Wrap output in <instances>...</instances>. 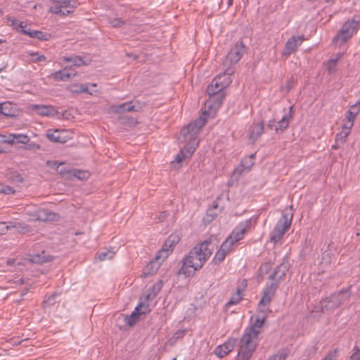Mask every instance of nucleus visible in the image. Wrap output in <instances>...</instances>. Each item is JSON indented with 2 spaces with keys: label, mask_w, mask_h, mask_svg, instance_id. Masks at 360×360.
<instances>
[{
  "label": "nucleus",
  "mask_w": 360,
  "mask_h": 360,
  "mask_svg": "<svg viewBox=\"0 0 360 360\" xmlns=\"http://www.w3.org/2000/svg\"><path fill=\"white\" fill-rule=\"evenodd\" d=\"M206 122L207 115L204 112L198 119L181 129L179 139L181 142H185L186 145L176 155L175 158L176 162H181L190 158L195 152L199 143L198 134Z\"/></svg>",
  "instance_id": "obj_1"
},
{
  "label": "nucleus",
  "mask_w": 360,
  "mask_h": 360,
  "mask_svg": "<svg viewBox=\"0 0 360 360\" xmlns=\"http://www.w3.org/2000/svg\"><path fill=\"white\" fill-rule=\"evenodd\" d=\"M215 247L216 245L211 238L195 246L184 257L179 272L186 276L193 275L195 271L202 267L212 254Z\"/></svg>",
  "instance_id": "obj_2"
},
{
  "label": "nucleus",
  "mask_w": 360,
  "mask_h": 360,
  "mask_svg": "<svg viewBox=\"0 0 360 360\" xmlns=\"http://www.w3.org/2000/svg\"><path fill=\"white\" fill-rule=\"evenodd\" d=\"M277 288V282H273L266 286L263 292V295L258 304V312L259 313V315L255 319L254 323L245 329H252L255 332H257V335L259 336L264 320L266 318L268 313L270 311L269 305L275 295Z\"/></svg>",
  "instance_id": "obj_3"
},
{
  "label": "nucleus",
  "mask_w": 360,
  "mask_h": 360,
  "mask_svg": "<svg viewBox=\"0 0 360 360\" xmlns=\"http://www.w3.org/2000/svg\"><path fill=\"white\" fill-rule=\"evenodd\" d=\"M259 344V336L252 329H245L238 343L236 360H251Z\"/></svg>",
  "instance_id": "obj_4"
},
{
  "label": "nucleus",
  "mask_w": 360,
  "mask_h": 360,
  "mask_svg": "<svg viewBox=\"0 0 360 360\" xmlns=\"http://www.w3.org/2000/svg\"><path fill=\"white\" fill-rule=\"evenodd\" d=\"M224 89V88L222 86L220 77H214L211 84L207 86V93L209 98L205 104V107L207 108L208 111L205 110L207 116L208 113L211 114L215 112L221 106L225 97Z\"/></svg>",
  "instance_id": "obj_5"
},
{
  "label": "nucleus",
  "mask_w": 360,
  "mask_h": 360,
  "mask_svg": "<svg viewBox=\"0 0 360 360\" xmlns=\"http://www.w3.org/2000/svg\"><path fill=\"white\" fill-rule=\"evenodd\" d=\"M293 213L290 210H285L273 231L270 233V239L274 243L279 242L285 232L291 226Z\"/></svg>",
  "instance_id": "obj_6"
},
{
  "label": "nucleus",
  "mask_w": 360,
  "mask_h": 360,
  "mask_svg": "<svg viewBox=\"0 0 360 360\" xmlns=\"http://www.w3.org/2000/svg\"><path fill=\"white\" fill-rule=\"evenodd\" d=\"M359 22V20L355 19L346 22L338 35L334 38V41H340L341 44H344L357 31Z\"/></svg>",
  "instance_id": "obj_7"
},
{
  "label": "nucleus",
  "mask_w": 360,
  "mask_h": 360,
  "mask_svg": "<svg viewBox=\"0 0 360 360\" xmlns=\"http://www.w3.org/2000/svg\"><path fill=\"white\" fill-rule=\"evenodd\" d=\"M26 214L29 216L32 221H51L55 218V214L45 209L38 207H32L27 206L25 208Z\"/></svg>",
  "instance_id": "obj_8"
},
{
  "label": "nucleus",
  "mask_w": 360,
  "mask_h": 360,
  "mask_svg": "<svg viewBox=\"0 0 360 360\" xmlns=\"http://www.w3.org/2000/svg\"><path fill=\"white\" fill-rule=\"evenodd\" d=\"M245 51V48L243 44L241 41L236 42L228 53L224 66L233 67L240 60Z\"/></svg>",
  "instance_id": "obj_9"
},
{
  "label": "nucleus",
  "mask_w": 360,
  "mask_h": 360,
  "mask_svg": "<svg viewBox=\"0 0 360 360\" xmlns=\"http://www.w3.org/2000/svg\"><path fill=\"white\" fill-rule=\"evenodd\" d=\"M236 244L231 238H227L221 245L219 250L216 252L212 262L215 264H219L226 257V256L233 250Z\"/></svg>",
  "instance_id": "obj_10"
},
{
  "label": "nucleus",
  "mask_w": 360,
  "mask_h": 360,
  "mask_svg": "<svg viewBox=\"0 0 360 360\" xmlns=\"http://www.w3.org/2000/svg\"><path fill=\"white\" fill-rule=\"evenodd\" d=\"M46 136L53 142L61 143H66L72 138L71 132L66 129H50L48 131Z\"/></svg>",
  "instance_id": "obj_11"
},
{
  "label": "nucleus",
  "mask_w": 360,
  "mask_h": 360,
  "mask_svg": "<svg viewBox=\"0 0 360 360\" xmlns=\"http://www.w3.org/2000/svg\"><path fill=\"white\" fill-rule=\"evenodd\" d=\"M148 311V305L147 304L141 302L134 309L131 315L125 318V323L127 325L132 326L140 319L141 315H144Z\"/></svg>",
  "instance_id": "obj_12"
},
{
  "label": "nucleus",
  "mask_w": 360,
  "mask_h": 360,
  "mask_svg": "<svg viewBox=\"0 0 360 360\" xmlns=\"http://www.w3.org/2000/svg\"><path fill=\"white\" fill-rule=\"evenodd\" d=\"M292 106L290 108L289 112L285 113L278 122L270 120L268 123V127H269L271 129H274L276 133L283 132L285 129L288 127L289 121L292 117Z\"/></svg>",
  "instance_id": "obj_13"
},
{
  "label": "nucleus",
  "mask_w": 360,
  "mask_h": 360,
  "mask_svg": "<svg viewBox=\"0 0 360 360\" xmlns=\"http://www.w3.org/2000/svg\"><path fill=\"white\" fill-rule=\"evenodd\" d=\"M29 226L25 224L16 221H9L8 223L0 222V234H5L8 231L13 230L18 233H25L29 231Z\"/></svg>",
  "instance_id": "obj_14"
},
{
  "label": "nucleus",
  "mask_w": 360,
  "mask_h": 360,
  "mask_svg": "<svg viewBox=\"0 0 360 360\" xmlns=\"http://www.w3.org/2000/svg\"><path fill=\"white\" fill-rule=\"evenodd\" d=\"M251 226V220L248 219L240 223L232 231L231 234L229 236L232 239V241L236 244L237 242L240 240L248 230Z\"/></svg>",
  "instance_id": "obj_15"
},
{
  "label": "nucleus",
  "mask_w": 360,
  "mask_h": 360,
  "mask_svg": "<svg viewBox=\"0 0 360 360\" xmlns=\"http://www.w3.org/2000/svg\"><path fill=\"white\" fill-rule=\"evenodd\" d=\"M304 38L302 36H293L290 38L285 43V48L283 51V55L288 56L295 52L301 45Z\"/></svg>",
  "instance_id": "obj_16"
},
{
  "label": "nucleus",
  "mask_w": 360,
  "mask_h": 360,
  "mask_svg": "<svg viewBox=\"0 0 360 360\" xmlns=\"http://www.w3.org/2000/svg\"><path fill=\"white\" fill-rule=\"evenodd\" d=\"M30 109L37 115L45 117H53L57 114V110L52 105L32 104Z\"/></svg>",
  "instance_id": "obj_17"
},
{
  "label": "nucleus",
  "mask_w": 360,
  "mask_h": 360,
  "mask_svg": "<svg viewBox=\"0 0 360 360\" xmlns=\"http://www.w3.org/2000/svg\"><path fill=\"white\" fill-rule=\"evenodd\" d=\"M236 342L235 338H229L223 345H219L215 349V354L220 358L225 356L233 349Z\"/></svg>",
  "instance_id": "obj_18"
},
{
  "label": "nucleus",
  "mask_w": 360,
  "mask_h": 360,
  "mask_svg": "<svg viewBox=\"0 0 360 360\" xmlns=\"http://www.w3.org/2000/svg\"><path fill=\"white\" fill-rule=\"evenodd\" d=\"M349 295L347 292H340L338 295H334L330 297L327 302L328 303L325 305V308L332 309L334 307H337L342 302H345L347 299H348Z\"/></svg>",
  "instance_id": "obj_19"
},
{
  "label": "nucleus",
  "mask_w": 360,
  "mask_h": 360,
  "mask_svg": "<svg viewBox=\"0 0 360 360\" xmlns=\"http://www.w3.org/2000/svg\"><path fill=\"white\" fill-rule=\"evenodd\" d=\"M359 101H357L354 105L351 107V110L347 111L345 117L343 120L342 125L352 128L354 124V120L359 112L358 105Z\"/></svg>",
  "instance_id": "obj_20"
},
{
  "label": "nucleus",
  "mask_w": 360,
  "mask_h": 360,
  "mask_svg": "<svg viewBox=\"0 0 360 360\" xmlns=\"http://www.w3.org/2000/svg\"><path fill=\"white\" fill-rule=\"evenodd\" d=\"M18 111L16 105L11 102L0 103V115L6 117H15L18 115Z\"/></svg>",
  "instance_id": "obj_21"
},
{
  "label": "nucleus",
  "mask_w": 360,
  "mask_h": 360,
  "mask_svg": "<svg viewBox=\"0 0 360 360\" xmlns=\"http://www.w3.org/2000/svg\"><path fill=\"white\" fill-rule=\"evenodd\" d=\"M224 71L223 73L219 74L216 77H220V80L224 88H226L231 82V75L234 72L233 67L224 66Z\"/></svg>",
  "instance_id": "obj_22"
},
{
  "label": "nucleus",
  "mask_w": 360,
  "mask_h": 360,
  "mask_svg": "<svg viewBox=\"0 0 360 360\" xmlns=\"http://www.w3.org/2000/svg\"><path fill=\"white\" fill-rule=\"evenodd\" d=\"M224 71L223 73L219 74L216 77H220V80L224 88H226L231 82V75L234 72L233 67L224 66Z\"/></svg>",
  "instance_id": "obj_23"
},
{
  "label": "nucleus",
  "mask_w": 360,
  "mask_h": 360,
  "mask_svg": "<svg viewBox=\"0 0 360 360\" xmlns=\"http://www.w3.org/2000/svg\"><path fill=\"white\" fill-rule=\"evenodd\" d=\"M263 131V122L252 124L249 128V138L253 141H255L262 134Z\"/></svg>",
  "instance_id": "obj_24"
},
{
  "label": "nucleus",
  "mask_w": 360,
  "mask_h": 360,
  "mask_svg": "<svg viewBox=\"0 0 360 360\" xmlns=\"http://www.w3.org/2000/svg\"><path fill=\"white\" fill-rule=\"evenodd\" d=\"M68 90L74 94L88 93L93 95L95 91H90L87 84H72L68 86Z\"/></svg>",
  "instance_id": "obj_25"
},
{
  "label": "nucleus",
  "mask_w": 360,
  "mask_h": 360,
  "mask_svg": "<svg viewBox=\"0 0 360 360\" xmlns=\"http://www.w3.org/2000/svg\"><path fill=\"white\" fill-rule=\"evenodd\" d=\"M60 174L61 175H66L67 174H70L72 176H75L79 180H84L89 177L90 174L87 171H81V170H72V171H68L65 169H60L59 171Z\"/></svg>",
  "instance_id": "obj_26"
},
{
  "label": "nucleus",
  "mask_w": 360,
  "mask_h": 360,
  "mask_svg": "<svg viewBox=\"0 0 360 360\" xmlns=\"http://www.w3.org/2000/svg\"><path fill=\"white\" fill-rule=\"evenodd\" d=\"M70 68L68 67L64 68L63 70H60L58 71L53 73L52 77L56 81H67L70 79L72 75L68 72V70ZM75 74L73 75L75 76Z\"/></svg>",
  "instance_id": "obj_27"
},
{
  "label": "nucleus",
  "mask_w": 360,
  "mask_h": 360,
  "mask_svg": "<svg viewBox=\"0 0 360 360\" xmlns=\"http://www.w3.org/2000/svg\"><path fill=\"white\" fill-rule=\"evenodd\" d=\"M63 62L71 63L74 66L80 67L84 64V60L82 57L78 56H63L60 58Z\"/></svg>",
  "instance_id": "obj_28"
},
{
  "label": "nucleus",
  "mask_w": 360,
  "mask_h": 360,
  "mask_svg": "<svg viewBox=\"0 0 360 360\" xmlns=\"http://www.w3.org/2000/svg\"><path fill=\"white\" fill-rule=\"evenodd\" d=\"M159 264L156 262L148 263L143 270L141 276L146 278L150 275L154 274L158 269Z\"/></svg>",
  "instance_id": "obj_29"
},
{
  "label": "nucleus",
  "mask_w": 360,
  "mask_h": 360,
  "mask_svg": "<svg viewBox=\"0 0 360 360\" xmlns=\"http://www.w3.org/2000/svg\"><path fill=\"white\" fill-rule=\"evenodd\" d=\"M342 131L336 134L335 142L337 143L343 144L346 141L347 137L350 134V130L352 128L345 125H342Z\"/></svg>",
  "instance_id": "obj_30"
},
{
  "label": "nucleus",
  "mask_w": 360,
  "mask_h": 360,
  "mask_svg": "<svg viewBox=\"0 0 360 360\" xmlns=\"http://www.w3.org/2000/svg\"><path fill=\"white\" fill-rule=\"evenodd\" d=\"M115 110L120 112L137 111L138 107L133 102L124 103L115 107Z\"/></svg>",
  "instance_id": "obj_31"
},
{
  "label": "nucleus",
  "mask_w": 360,
  "mask_h": 360,
  "mask_svg": "<svg viewBox=\"0 0 360 360\" xmlns=\"http://www.w3.org/2000/svg\"><path fill=\"white\" fill-rule=\"evenodd\" d=\"M173 249L172 247L166 246V243L165 242L160 250L158 251L155 256V259L157 260H165L168 257L169 254L172 252Z\"/></svg>",
  "instance_id": "obj_32"
},
{
  "label": "nucleus",
  "mask_w": 360,
  "mask_h": 360,
  "mask_svg": "<svg viewBox=\"0 0 360 360\" xmlns=\"http://www.w3.org/2000/svg\"><path fill=\"white\" fill-rule=\"evenodd\" d=\"M55 2L65 10H71L77 6V2L72 0H56Z\"/></svg>",
  "instance_id": "obj_33"
},
{
  "label": "nucleus",
  "mask_w": 360,
  "mask_h": 360,
  "mask_svg": "<svg viewBox=\"0 0 360 360\" xmlns=\"http://www.w3.org/2000/svg\"><path fill=\"white\" fill-rule=\"evenodd\" d=\"M255 153L251 154L250 156L244 158L241 161V166L243 167V171L250 170L252 166L254 165L253 159L255 158Z\"/></svg>",
  "instance_id": "obj_34"
},
{
  "label": "nucleus",
  "mask_w": 360,
  "mask_h": 360,
  "mask_svg": "<svg viewBox=\"0 0 360 360\" xmlns=\"http://www.w3.org/2000/svg\"><path fill=\"white\" fill-rule=\"evenodd\" d=\"M50 12L60 15H67L72 12V10H65L56 3L55 5L51 6Z\"/></svg>",
  "instance_id": "obj_35"
},
{
  "label": "nucleus",
  "mask_w": 360,
  "mask_h": 360,
  "mask_svg": "<svg viewBox=\"0 0 360 360\" xmlns=\"http://www.w3.org/2000/svg\"><path fill=\"white\" fill-rule=\"evenodd\" d=\"M342 56V53H338L335 58H331L328 60L327 64V69L330 73H333L335 71L337 63Z\"/></svg>",
  "instance_id": "obj_36"
},
{
  "label": "nucleus",
  "mask_w": 360,
  "mask_h": 360,
  "mask_svg": "<svg viewBox=\"0 0 360 360\" xmlns=\"http://www.w3.org/2000/svg\"><path fill=\"white\" fill-rule=\"evenodd\" d=\"M115 255V252L112 250L103 251L98 254L97 259L99 261H104L106 259H111Z\"/></svg>",
  "instance_id": "obj_37"
},
{
  "label": "nucleus",
  "mask_w": 360,
  "mask_h": 360,
  "mask_svg": "<svg viewBox=\"0 0 360 360\" xmlns=\"http://www.w3.org/2000/svg\"><path fill=\"white\" fill-rule=\"evenodd\" d=\"M27 54L32 57L31 60L34 63H40L46 60V56L39 54L38 52L29 51Z\"/></svg>",
  "instance_id": "obj_38"
},
{
  "label": "nucleus",
  "mask_w": 360,
  "mask_h": 360,
  "mask_svg": "<svg viewBox=\"0 0 360 360\" xmlns=\"http://www.w3.org/2000/svg\"><path fill=\"white\" fill-rule=\"evenodd\" d=\"M179 237L178 235L171 234L165 241L166 246L172 247L173 249L174 247L179 243Z\"/></svg>",
  "instance_id": "obj_39"
},
{
  "label": "nucleus",
  "mask_w": 360,
  "mask_h": 360,
  "mask_svg": "<svg viewBox=\"0 0 360 360\" xmlns=\"http://www.w3.org/2000/svg\"><path fill=\"white\" fill-rule=\"evenodd\" d=\"M241 299H242V296H241L240 290L239 289H238L237 292L230 298V300H229V302H227L226 304L228 306H232V305L237 304L240 302Z\"/></svg>",
  "instance_id": "obj_40"
},
{
  "label": "nucleus",
  "mask_w": 360,
  "mask_h": 360,
  "mask_svg": "<svg viewBox=\"0 0 360 360\" xmlns=\"http://www.w3.org/2000/svg\"><path fill=\"white\" fill-rule=\"evenodd\" d=\"M30 141V138L23 134H15V143L27 144Z\"/></svg>",
  "instance_id": "obj_41"
},
{
  "label": "nucleus",
  "mask_w": 360,
  "mask_h": 360,
  "mask_svg": "<svg viewBox=\"0 0 360 360\" xmlns=\"http://www.w3.org/2000/svg\"><path fill=\"white\" fill-rule=\"evenodd\" d=\"M52 259L53 257L51 255H45V252H42V255H36V257L33 258V260L35 262L43 263L49 262Z\"/></svg>",
  "instance_id": "obj_42"
},
{
  "label": "nucleus",
  "mask_w": 360,
  "mask_h": 360,
  "mask_svg": "<svg viewBox=\"0 0 360 360\" xmlns=\"http://www.w3.org/2000/svg\"><path fill=\"white\" fill-rule=\"evenodd\" d=\"M287 354L284 351H281L271 356L267 360H285Z\"/></svg>",
  "instance_id": "obj_43"
},
{
  "label": "nucleus",
  "mask_w": 360,
  "mask_h": 360,
  "mask_svg": "<svg viewBox=\"0 0 360 360\" xmlns=\"http://www.w3.org/2000/svg\"><path fill=\"white\" fill-rule=\"evenodd\" d=\"M35 39H38L41 41H48L51 38V34L41 31H36Z\"/></svg>",
  "instance_id": "obj_44"
},
{
  "label": "nucleus",
  "mask_w": 360,
  "mask_h": 360,
  "mask_svg": "<svg viewBox=\"0 0 360 360\" xmlns=\"http://www.w3.org/2000/svg\"><path fill=\"white\" fill-rule=\"evenodd\" d=\"M14 193L15 190L13 188L8 186L0 184V193L8 195Z\"/></svg>",
  "instance_id": "obj_45"
},
{
  "label": "nucleus",
  "mask_w": 360,
  "mask_h": 360,
  "mask_svg": "<svg viewBox=\"0 0 360 360\" xmlns=\"http://www.w3.org/2000/svg\"><path fill=\"white\" fill-rule=\"evenodd\" d=\"M337 352L338 350L336 349L330 351L322 360H336Z\"/></svg>",
  "instance_id": "obj_46"
},
{
  "label": "nucleus",
  "mask_w": 360,
  "mask_h": 360,
  "mask_svg": "<svg viewBox=\"0 0 360 360\" xmlns=\"http://www.w3.org/2000/svg\"><path fill=\"white\" fill-rule=\"evenodd\" d=\"M55 297L56 294H53L51 296L48 297L46 300H44L43 302L44 306L46 307L53 304V303L55 302Z\"/></svg>",
  "instance_id": "obj_47"
},
{
  "label": "nucleus",
  "mask_w": 360,
  "mask_h": 360,
  "mask_svg": "<svg viewBox=\"0 0 360 360\" xmlns=\"http://www.w3.org/2000/svg\"><path fill=\"white\" fill-rule=\"evenodd\" d=\"M110 23L115 27H119L124 25V22L120 18H115L111 20Z\"/></svg>",
  "instance_id": "obj_48"
},
{
  "label": "nucleus",
  "mask_w": 360,
  "mask_h": 360,
  "mask_svg": "<svg viewBox=\"0 0 360 360\" xmlns=\"http://www.w3.org/2000/svg\"><path fill=\"white\" fill-rule=\"evenodd\" d=\"M4 142L8 144H15V134H9L5 136Z\"/></svg>",
  "instance_id": "obj_49"
},
{
  "label": "nucleus",
  "mask_w": 360,
  "mask_h": 360,
  "mask_svg": "<svg viewBox=\"0 0 360 360\" xmlns=\"http://www.w3.org/2000/svg\"><path fill=\"white\" fill-rule=\"evenodd\" d=\"M349 360H360V349H356L351 355Z\"/></svg>",
  "instance_id": "obj_50"
},
{
  "label": "nucleus",
  "mask_w": 360,
  "mask_h": 360,
  "mask_svg": "<svg viewBox=\"0 0 360 360\" xmlns=\"http://www.w3.org/2000/svg\"><path fill=\"white\" fill-rule=\"evenodd\" d=\"M19 28L20 29V31L24 34H26L27 32H31L32 29L27 28V25L24 24V22H20L19 24Z\"/></svg>",
  "instance_id": "obj_51"
},
{
  "label": "nucleus",
  "mask_w": 360,
  "mask_h": 360,
  "mask_svg": "<svg viewBox=\"0 0 360 360\" xmlns=\"http://www.w3.org/2000/svg\"><path fill=\"white\" fill-rule=\"evenodd\" d=\"M26 145H27L26 149L31 150V149H39V145H38L34 142L30 143V141H29L28 143H27Z\"/></svg>",
  "instance_id": "obj_52"
},
{
  "label": "nucleus",
  "mask_w": 360,
  "mask_h": 360,
  "mask_svg": "<svg viewBox=\"0 0 360 360\" xmlns=\"http://www.w3.org/2000/svg\"><path fill=\"white\" fill-rule=\"evenodd\" d=\"M62 162H58L57 161H48L47 165L51 167L54 168H58L60 165H62Z\"/></svg>",
  "instance_id": "obj_53"
},
{
  "label": "nucleus",
  "mask_w": 360,
  "mask_h": 360,
  "mask_svg": "<svg viewBox=\"0 0 360 360\" xmlns=\"http://www.w3.org/2000/svg\"><path fill=\"white\" fill-rule=\"evenodd\" d=\"M167 216H168V213L167 212H160L158 216V218L157 219V221L158 222L162 221Z\"/></svg>",
  "instance_id": "obj_54"
},
{
  "label": "nucleus",
  "mask_w": 360,
  "mask_h": 360,
  "mask_svg": "<svg viewBox=\"0 0 360 360\" xmlns=\"http://www.w3.org/2000/svg\"><path fill=\"white\" fill-rule=\"evenodd\" d=\"M295 86V81L292 79H288L287 81V84H286V89H287V91H290L292 88H293V86Z\"/></svg>",
  "instance_id": "obj_55"
},
{
  "label": "nucleus",
  "mask_w": 360,
  "mask_h": 360,
  "mask_svg": "<svg viewBox=\"0 0 360 360\" xmlns=\"http://www.w3.org/2000/svg\"><path fill=\"white\" fill-rule=\"evenodd\" d=\"M279 269H282V273L281 275H278V277H282V276L285 275V271H287V266L284 264H281L280 266L278 267Z\"/></svg>",
  "instance_id": "obj_56"
},
{
  "label": "nucleus",
  "mask_w": 360,
  "mask_h": 360,
  "mask_svg": "<svg viewBox=\"0 0 360 360\" xmlns=\"http://www.w3.org/2000/svg\"><path fill=\"white\" fill-rule=\"evenodd\" d=\"M185 334V330H178L175 334H174V337L176 338H180L181 337H183Z\"/></svg>",
  "instance_id": "obj_57"
},
{
  "label": "nucleus",
  "mask_w": 360,
  "mask_h": 360,
  "mask_svg": "<svg viewBox=\"0 0 360 360\" xmlns=\"http://www.w3.org/2000/svg\"><path fill=\"white\" fill-rule=\"evenodd\" d=\"M36 31L34 30H32L31 32H27L26 35L29 36L30 38L35 39Z\"/></svg>",
  "instance_id": "obj_58"
},
{
  "label": "nucleus",
  "mask_w": 360,
  "mask_h": 360,
  "mask_svg": "<svg viewBox=\"0 0 360 360\" xmlns=\"http://www.w3.org/2000/svg\"><path fill=\"white\" fill-rule=\"evenodd\" d=\"M161 288H162L161 283H156L153 285V288L157 289L158 292L160 290Z\"/></svg>",
  "instance_id": "obj_59"
},
{
  "label": "nucleus",
  "mask_w": 360,
  "mask_h": 360,
  "mask_svg": "<svg viewBox=\"0 0 360 360\" xmlns=\"http://www.w3.org/2000/svg\"><path fill=\"white\" fill-rule=\"evenodd\" d=\"M88 86H93V87H96L97 86V84L96 83H91V84H87Z\"/></svg>",
  "instance_id": "obj_60"
},
{
  "label": "nucleus",
  "mask_w": 360,
  "mask_h": 360,
  "mask_svg": "<svg viewBox=\"0 0 360 360\" xmlns=\"http://www.w3.org/2000/svg\"><path fill=\"white\" fill-rule=\"evenodd\" d=\"M276 274H277V271H274V274L273 276H271V277H272V278L276 277V276H277V275H276Z\"/></svg>",
  "instance_id": "obj_61"
},
{
  "label": "nucleus",
  "mask_w": 360,
  "mask_h": 360,
  "mask_svg": "<svg viewBox=\"0 0 360 360\" xmlns=\"http://www.w3.org/2000/svg\"><path fill=\"white\" fill-rule=\"evenodd\" d=\"M338 143H336V144H335V145H333V148H335V149L338 148Z\"/></svg>",
  "instance_id": "obj_62"
},
{
  "label": "nucleus",
  "mask_w": 360,
  "mask_h": 360,
  "mask_svg": "<svg viewBox=\"0 0 360 360\" xmlns=\"http://www.w3.org/2000/svg\"><path fill=\"white\" fill-rule=\"evenodd\" d=\"M4 42L2 39H0V45Z\"/></svg>",
  "instance_id": "obj_63"
},
{
  "label": "nucleus",
  "mask_w": 360,
  "mask_h": 360,
  "mask_svg": "<svg viewBox=\"0 0 360 360\" xmlns=\"http://www.w3.org/2000/svg\"><path fill=\"white\" fill-rule=\"evenodd\" d=\"M248 163H250V162L248 160H247L246 162V164L245 165H248Z\"/></svg>",
  "instance_id": "obj_64"
}]
</instances>
